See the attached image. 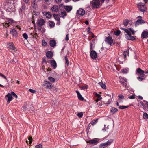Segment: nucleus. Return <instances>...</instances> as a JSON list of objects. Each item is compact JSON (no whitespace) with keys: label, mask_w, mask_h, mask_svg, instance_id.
Masks as SVG:
<instances>
[{"label":"nucleus","mask_w":148,"mask_h":148,"mask_svg":"<svg viewBox=\"0 0 148 148\" xmlns=\"http://www.w3.org/2000/svg\"><path fill=\"white\" fill-rule=\"evenodd\" d=\"M137 7L138 9L143 12H144L146 11L147 10V7L146 6L142 3H138L137 4Z\"/></svg>","instance_id":"obj_3"},{"label":"nucleus","mask_w":148,"mask_h":148,"mask_svg":"<svg viewBox=\"0 0 148 148\" xmlns=\"http://www.w3.org/2000/svg\"><path fill=\"white\" fill-rule=\"evenodd\" d=\"M98 84L103 89H106V86L105 84L102 82H99L98 83Z\"/></svg>","instance_id":"obj_23"},{"label":"nucleus","mask_w":148,"mask_h":148,"mask_svg":"<svg viewBox=\"0 0 148 148\" xmlns=\"http://www.w3.org/2000/svg\"><path fill=\"white\" fill-rule=\"evenodd\" d=\"M113 141V139H110L108 141L106 142V145L108 146V145H110Z\"/></svg>","instance_id":"obj_30"},{"label":"nucleus","mask_w":148,"mask_h":148,"mask_svg":"<svg viewBox=\"0 0 148 148\" xmlns=\"http://www.w3.org/2000/svg\"><path fill=\"white\" fill-rule=\"evenodd\" d=\"M13 20H12V19H8V22L6 21V22H5V24H7L8 25V24L9 23H13Z\"/></svg>","instance_id":"obj_35"},{"label":"nucleus","mask_w":148,"mask_h":148,"mask_svg":"<svg viewBox=\"0 0 148 148\" xmlns=\"http://www.w3.org/2000/svg\"><path fill=\"white\" fill-rule=\"evenodd\" d=\"M123 55L124 56H126V55H128L129 54V51H124L123 53Z\"/></svg>","instance_id":"obj_48"},{"label":"nucleus","mask_w":148,"mask_h":148,"mask_svg":"<svg viewBox=\"0 0 148 148\" xmlns=\"http://www.w3.org/2000/svg\"><path fill=\"white\" fill-rule=\"evenodd\" d=\"M110 99H109L108 103H105V104L107 106H108V104H110V103H111V101H110Z\"/></svg>","instance_id":"obj_58"},{"label":"nucleus","mask_w":148,"mask_h":148,"mask_svg":"<svg viewBox=\"0 0 148 148\" xmlns=\"http://www.w3.org/2000/svg\"><path fill=\"white\" fill-rule=\"evenodd\" d=\"M129 22V21L127 19L125 20L123 22V24L125 26H126Z\"/></svg>","instance_id":"obj_32"},{"label":"nucleus","mask_w":148,"mask_h":148,"mask_svg":"<svg viewBox=\"0 0 148 148\" xmlns=\"http://www.w3.org/2000/svg\"><path fill=\"white\" fill-rule=\"evenodd\" d=\"M145 23L144 21L142 19H138L136 21V25H138L139 24H141Z\"/></svg>","instance_id":"obj_17"},{"label":"nucleus","mask_w":148,"mask_h":148,"mask_svg":"<svg viewBox=\"0 0 148 148\" xmlns=\"http://www.w3.org/2000/svg\"><path fill=\"white\" fill-rule=\"evenodd\" d=\"M10 33L14 36H16L17 33V32L15 29H12L10 31Z\"/></svg>","instance_id":"obj_20"},{"label":"nucleus","mask_w":148,"mask_h":148,"mask_svg":"<svg viewBox=\"0 0 148 148\" xmlns=\"http://www.w3.org/2000/svg\"><path fill=\"white\" fill-rule=\"evenodd\" d=\"M66 12H61V17L62 18L64 17V16L66 15Z\"/></svg>","instance_id":"obj_41"},{"label":"nucleus","mask_w":148,"mask_h":148,"mask_svg":"<svg viewBox=\"0 0 148 148\" xmlns=\"http://www.w3.org/2000/svg\"><path fill=\"white\" fill-rule=\"evenodd\" d=\"M95 47V45L92 44V43H90V50H92Z\"/></svg>","instance_id":"obj_47"},{"label":"nucleus","mask_w":148,"mask_h":148,"mask_svg":"<svg viewBox=\"0 0 148 148\" xmlns=\"http://www.w3.org/2000/svg\"><path fill=\"white\" fill-rule=\"evenodd\" d=\"M29 90L32 93H34L36 92V91L33 89H29Z\"/></svg>","instance_id":"obj_55"},{"label":"nucleus","mask_w":148,"mask_h":148,"mask_svg":"<svg viewBox=\"0 0 148 148\" xmlns=\"http://www.w3.org/2000/svg\"><path fill=\"white\" fill-rule=\"evenodd\" d=\"M45 21L42 19H38L37 21V25L39 26H41L44 25Z\"/></svg>","instance_id":"obj_11"},{"label":"nucleus","mask_w":148,"mask_h":148,"mask_svg":"<svg viewBox=\"0 0 148 148\" xmlns=\"http://www.w3.org/2000/svg\"><path fill=\"white\" fill-rule=\"evenodd\" d=\"M120 82L124 86H126L127 85V80L126 79H121L120 80Z\"/></svg>","instance_id":"obj_18"},{"label":"nucleus","mask_w":148,"mask_h":148,"mask_svg":"<svg viewBox=\"0 0 148 148\" xmlns=\"http://www.w3.org/2000/svg\"><path fill=\"white\" fill-rule=\"evenodd\" d=\"M65 9L68 12L70 11L72 9V7L70 6H66L64 7Z\"/></svg>","instance_id":"obj_19"},{"label":"nucleus","mask_w":148,"mask_h":148,"mask_svg":"<svg viewBox=\"0 0 148 148\" xmlns=\"http://www.w3.org/2000/svg\"><path fill=\"white\" fill-rule=\"evenodd\" d=\"M43 14L47 18H49L51 17V15L49 12H44L43 13Z\"/></svg>","instance_id":"obj_14"},{"label":"nucleus","mask_w":148,"mask_h":148,"mask_svg":"<svg viewBox=\"0 0 148 148\" xmlns=\"http://www.w3.org/2000/svg\"><path fill=\"white\" fill-rule=\"evenodd\" d=\"M103 104L101 101L99 102L97 104V105L98 107L101 106Z\"/></svg>","instance_id":"obj_51"},{"label":"nucleus","mask_w":148,"mask_h":148,"mask_svg":"<svg viewBox=\"0 0 148 148\" xmlns=\"http://www.w3.org/2000/svg\"><path fill=\"white\" fill-rule=\"evenodd\" d=\"M48 79L52 83H54L55 82V79L51 77H49L48 78Z\"/></svg>","instance_id":"obj_28"},{"label":"nucleus","mask_w":148,"mask_h":148,"mask_svg":"<svg viewBox=\"0 0 148 148\" xmlns=\"http://www.w3.org/2000/svg\"><path fill=\"white\" fill-rule=\"evenodd\" d=\"M55 0L57 3H60L62 0Z\"/></svg>","instance_id":"obj_62"},{"label":"nucleus","mask_w":148,"mask_h":148,"mask_svg":"<svg viewBox=\"0 0 148 148\" xmlns=\"http://www.w3.org/2000/svg\"><path fill=\"white\" fill-rule=\"evenodd\" d=\"M5 99L7 100L8 104H9L10 102L12 101V97L11 93H8L5 96Z\"/></svg>","instance_id":"obj_6"},{"label":"nucleus","mask_w":148,"mask_h":148,"mask_svg":"<svg viewBox=\"0 0 148 148\" xmlns=\"http://www.w3.org/2000/svg\"><path fill=\"white\" fill-rule=\"evenodd\" d=\"M136 73L139 74L141 77H144L145 74V73L143 70H142L140 68H138L136 70Z\"/></svg>","instance_id":"obj_5"},{"label":"nucleus","mask_w":148,"mask_h":148,"mask_svg":"<svg viewBox=\"0 0 148 148\" xmlns=\"http://www.w3.org/2000/svg\"><path fill=\"white\" fill-rule=\"evenodd\" d=\"M129 71V68H126L121 70L122 72L124 74L128 73Z\"/></svg>","instance_id":"obj_25"},{"label":"nucleus","mask_w":148,"mask_h":148,"mask_svg":"<svg viewBox=\"0 0 148 148\" xmlns=\"http://www.w3.org/2000/svg\"><path fill=\"white\" fill-rule=\"evenodd\" d=\"M51 10L53 12H57L58 10V7L57 6L54 5L52 8Z\"/></svg>","instance_id":"obj_21"},{"label":"nucleus","mask_w":148,"mask_h":148,"mask_svg":"<svg viewBox=\"0 0 148 148\" xmlns=\"http://www.w3.org/2000/svg\"><path fill=\"white\" fill-rule=\"evenodd\" d=\"M22 5L21 8V11L23 10L25 8V4L24 3H22Z\"/></svg>","instance_id":"obj_45"},{"label":"nucleus","mask_w":148,"mask_h":148,"mask_svg":"<svg viewBox=\"0 0 148 148\" xmlns=\"http://www.w3.org/2000/svg\"><path fill=\"white\" fill-rule=\"evenodd\" d=\"M128 98L131 99H133L135 98V95H133L129 97Z\"/></svg>","instance_id":"obj_54"},{"label":"nucleus","mask_w":148,"mask_h":148,"mask_svg":"<svg viewBox=\"0 0 148 148\" xmlns=\"http://www.w3.org/2000/svg\"><path fill=\"white\" fill-rule=\"evenodd\" d=\"M102 99V97L100 96L98 97L97 99H96L95 101V103H96L98 102V101H100V100H101Z\"/></svg>","instance_id":"obj_40"},{"label":"nucleus","mask_w":148,"mask_h":148,"mask_svg":"<svg viewBox=\"0 0 148 148\" xmlns=\"http://www.w3.org/2000/svg\"><path fill=\"white\" fill-rule=\"evenodd\" d=\"M99 139L96 138L89 140L87 142V143L91 144H97L99 142Z\"/></svg>","instance_id":"obj_10"},{"label":"nucleus","mask_w":148,"mask_h":148,"mask_svg":"<svg viewBox=\"0 0 148 148\" xmlns=\"http://www.w3.org/2000/svg\"><path fill=\"white\" fill-rule=\"evenodd\" d=\"M23 36L25 39H27L28 38L27 35L26 33L23 34Z\"/></svg>","instance_id":"obj_44"},{"label":"nucleus","mask_w":148,"mask_h":148,"mask_svg":"<svg viewBox=\"0 0 148 148\" xmlns=\"http://www.w3.org/2000/svg\"><path fill=\"white\" fill-rule=\"evenodd\" d=\"M88 88V86H83L81 88L82 89L84 90V89H86Z\"/></svg>","instance_id":"obj_57"},{"label":"nucleus","mask_w":148,"mask_h":148,"mask_svg":"<svg viewBox=\"0 0 148 148\" xmlns=\"http://www.w3.org/2000/svg\"><path fill=\"white\" fill-rule=\"evenodd\" d=\"M44 86L47 87L49 89H51L53 86L51 84L49 81L47 80L44 81Z\"/></svg>","instance_id":"obj_8"},{"label":"nucleus","mask_w":148,"mask_h":148,"mask_svg":"<svg viewBox=\"0 0 148 148\" xmlns=\"http://www.w3.org/2000/svg\"><path fill=\"white\" fill-rule=\"evenodd\" d=\"M76 92L77 94L78 99L81 101H83L84 99V98L81 95L79 92L78 91H76Z\"/></svg>","instance_id":"obj_16"},{"label":"nucleus","mask_w":148,"mask_h":148,"mask_svg":"<svg viewBox=\"0 0 148 148\" xmlns=\"http://www.w3.org/2000/svg\"><path fill=\"white\" fill-rule=\"evenodd\" d=\"M49 26L51 28L53 27L55 25V23L52 21L49 22Z\"/></svg>","instance_id":"obj_31"},{"label":"nucleus","mask_w":148,"mask_h":148,"mask_svg":"<svg viewBox=\"0 0 148 148\" xmlns=\"http://www.w3.org/2000/svg\"><path fill=\"white\" fill-rule=\"evenodd\" d=\"M119 100H121L124 99V96L121 94L119 95L118 96Z\"/></svg>","instance_id":"obj_39"},{"label":"nucleus","mask_w":148,"mask_h":148,"mask_svg":"<svg viewBox=\"0 0 148 148\" xmlns=\"http://www.w3.org/2000/svg\"><path fill=\"white\" fill-rule=\"evenodd\" d=\"M105 41L109 45H111L113 43V40L110 36L106 37Z\"/></svg>","instance_id":"obj_7"},{"label":"nucleus","mask_w":148,"mask_h":148,"mask_svg":"<svg viewBox=\"0 0 148 148\" xmlns=\"http://www.w3.org/2000/svg\"><path fill=\"white\" fill-rule=\"evenodd\" d=\"M98 120V119H97L95 120H93L90 123L93 125L95 124H96L97 122V121Z\"/></svg>","instance_id":"obj_37"},{"label":"nucleus","mask_w":148,"mask_h":148,"mask_svg":"<svg viewBox=\"0 0 148 148\" xmlns=\"http://www.w3.org/2000/svg\"><path fill=\"white\" fill-rule=\"evenodd\" d=\"M121 29L124 30L127 33L125 35V37L127 39L129 40H133L135 39L134 37L131 35V32L132 33L133 35L134 34L135 32L133 29H132L131 28H130L129 30V29H128L122 28H121Z\"/></svg>","instance_id":"obj_1"},{"label":"nucleus","mask_w":148,"mask_h":148,"mask_svg":"<svg viewBox=\"0 0 148 148\" xmlns=\"http://www.w3.org/2000/svg\"><path fill=\"white\" fill-rule=\"evenodd\" d=\"M128 107V106H123L119 107V108L120 109H123L127 108Z\"/></svg>","instance_id":"obj_42"},{"label":"nucleus","mask_w":148,"mask_h":148,"mask_svg":"<svg viewBox=\"0 0 148 148\" xmlns=\"http://www.w3.org/2000/svg\"><path fill=\"white\" fill-rule=\"evenodd\" d=\"M53 53L52 51H48L46 53V56H53Z\"/></svg>","instance_id":"obj_38"},{"label":"nucleus","mask_w":148,"mask_h":148,"mask_svg":"<svg viewBox=\"0 0 148 148\" xmlns=\"http://www.w3.org/2000/svg\"><path fill=\"white\" fill-rule=\"evenodd\" d=\"M77 115L79 117L81 118L82 116L83 115V114L82 112H80V113H78L77 114Z\"/></svg>","instance_id":"obj_50"},{"label":"nucleus","mask_w":148,"mask_h":148,"mask_svg":"<svg viewBox=\"0 0 148 148\" xmlns=\"http://www.w3.org/2000/svg\"><path fill=\"white\" fill-rule=\"evenodd\" d=\"M91 5L92 8H97L101 5V3L99 0H93L91 2Z\"/></svg>","instance_id":"obj_4"},{"label":"nucleus","mask_w":148,"mask_h":148,"mask_svg":"<svg viewBox=\"0 0 148 148\" xmlns=\"http://www.w3.org/2000/svg\"><path fill=\"white\" fill-rule=\"evenodd\" d=\"M5 8L8 12H12L15 11V6L13 3H8L5 5Z\"/></svg>","instance_id":"obj_2"},{"label":"nucleus","mask_w":148,"mask_h":148,"mask_svg":"<svg viewBox=\"0 0 148 148\" xmlns=\"http://www.w3.org/2000/svg\"><path fill=\"white\" fill-rule=\"evenodd\" d=\"M143 117L145 119H148V114L146 112H144L143 114Z\"/></svg>","instance_id":"obj_34"},{"label":"nucleus","mask_w":148,"mask_h":148,"mask_svg":"<svg viewBox=\"0 0 148 148\" xmlns=\"http://www.w3.org/2000/svg\"><path fill=\"white\" fill-rule=\"evenodd\" d=\"M108 146L107 145H106V143H102L99 146V148H103L104 147H106Z\"/></svg>","instance_id":"obj_29"},{"label":"nucleus","mask_w":148,"mask_h":148,"mask_svg":"<svg viewBox=\"0 0 148 148\" xmlns=\"http://www.w3.org/2000/svg\"><path fill=\"white\" fill-rule=\"evenodd\" d=\"M42 44L43 46H46L47 45V43L45 40H43L42 41Z\"/></svg>","instance_id":"obj_53"},{"label":"nucleus","mask_w":148,"mask_h":148,"mask_svg":"<svg viewBox=\"0 0 148 148\" xmlns=\"http://www.w3.org/2000/svg\"><path fill=\"white\" fill-rule=\"evenodd\" d=\"M141 37L143 38H147L148 37V32L146 31H144L141 34Z\"/></svg>","instance_id":"obj_12"},{"label":"nucleus","mask_w":148,"mask_h":148,"mask_svg":"<svg viewBox=\"0 0 148 148\" xmlns=\"http://www.w3.org/2000/svg\"><path fill=\"white\" fill-rule=\"evenodd\" d=\"M0 76L4 78L5 80H7L6 77L3 74H2L1 73H0Z\"/></svg>","instance_id":"obj_52"},{"label":"nucleus","mask_w":148,"mask_h":148,"mask_svg":"<svg viewBox=\"0 0 148 148\" xmlns=\"http://www.w3.org/2000/svg\"><path fill=\"white\" fill-rule=\"evenodd\" d=\"M36 147L37 148H42V146L41 144H39L38 145H36Z\"/></svg>","instance_id":"obj_56"},{"label":"nucleus","mask_w":148,"mask_h":148,"mask_svg":"<svg viewBox=\"0 0 148 148\" xmlns=\"http://www.w3.org/2000/svg\"><path fill=\"white\" fill-rule=\"evenodd\" d=\"M95 95L96 97H98L100 96L99 94L97 93H96L95 94Z\"/></svg>","instance_id":"obj_64"},{"label":"nucleus","mask_w":148,"mask_h":148,"mask_svg":"<svg viewBox=\"0 0 148 148\" xmlns=\"http://www.w3.org/2000/svg\"><path fill=\"white\" fill-rule=\"evenodd\" d=\"M77 15L82 16L85 14V11L83 9L80 8L77 10Z\"/></svg>","instance_id":"obj_9"},{"label":"nucleus","mask_w":148,"mask_h":148,"mask_svg":"<svg viewBox=\"0 0 148 148\" xmlns=\"http://www.w3.org/2000/svg\"><path fill=\"white\" fill-rule=\"evenodd\" d=\"M110 111L112 114H114L118 111V110L117 108L113 107L111 108Z\"/></svg>","instance_id":"obj_24"},{"label":"nucleus","mask_w":148,"mask_h":148,"mask_svg":"<svg viewBox=\"0 0 148 148\" xmlns=\"http://www.w3.org/2000/svg\"><path fill=\"white\" fill-rule=\"evenodd\" d=\"M23 1L27 4L28 3L29 0H23Z\"/></svg>","instance_id":"obj_61"},{"label":"nucleus","mask_w":148,"mask_h":148,"mask_svg":"<svg viewBox=\"0 0 148 148\" xmlns=\"http://www.w3.org/2000/svg\"><path fill=\"white\" fill-rule=\"evenodd\" d=\"M138 97L139 99H143V97L141 96H138Z\"/></svg>","instance_id":"obj_63"},{"label":"nucleus","mask_w":148,"mask_h":148,"mask_svg":"<svg viewBox=\"0 0 148 148\" xmlns=\"http://www.w3.org/2000/svg\"><path fill=\"white\" fill-rule=\"evenodd\" d=\"M53 16L54 18L58 21V23H60V18L59 16L57 14H53Z\"/></svg>","instance_id":"obj_22"},{"label":"nucleus","mask_w":148,"mask_h":148,"mask_svg":"<svg viewBox=\"0 0 148 148\" xmlns=\"http://www.w3.org/2000/svg\"><path fill=\"white\" fill-rule=\"evenodd\" d=\"M69 34H67L66 36V38H65V40L66 41H68L69 40Z\"/></svg>","instance_id":"obj_59"},{"label":"nucleus","mask_w":148,"mask_h":148,"mask_svg":"<svg viewBox=\"0 0 148 148\" xmlns=\"http://www.w3.org/2000/svg\"><path fill=\"white\" fill-rule=\"evenodd\" d=\"M49 44L51 47H53L56 45V43L55 40H52L50 41Z\"/></svg>","instance_id":"obj_13"},{"label":"nucleus","mask_w":148,"mask_h":148,"mask_svg":"<svg viewBox=\"0 0 148 148\" xmlns=\"http://www.w3.org/2000/svg\"><path fill=\"white\" fill-rule=\"evenodd\" d=\"M32 137H29V138H28V140H26V142L28 144L29 143V144H31L32 142Z\"/></svg>","instance_id":"obj_33"},{"label":"nucleus","mask_w":148,"mask_h":148,"mask_svg":"<svg viewBox=\"0 0 148 148\" xmlns=\"http://www.w3.org/2000/svg\"><path fill=\"white\" fill-rule=\"evenodd\" d=\"M8 46L9 47V48L11 49H12L14 50L15 47L14 46V45L13 43H9L8 44Z\"/></svg>","instance_id":"obj_26"},{"label":"nucleus","mask_w":148,"mask_h":148,"mask_svg":"<svg viewBox=\"0 0 148 148\" xmlns=\"http://www.w3.org/2000/svg\"><path fill=\"white\" fill-rule=\"evenodd\" d=\"M51 66L55 69L57 67V64L56 62L54 60H52L51 61Z\"/></svg>","instance_id":"obj_15"},{"label":"nucleus","mask_w":148,"mask_h":148,"mask_svg":"<svg viewBox=\"0 0 148 148\" xmlns=\"http://www.w3.org/2000/svg\"><path fill=\"white\" fill-rule=\"evenodd\" d=\"M97 56H90L91 58L93 60L96 61L97 59Z\"/></svg>","instance_id":"obj_46"},{"label":"nucleus","mask_w":148,"mask_h":148,"mask_svg":"<svg viewBox=\"0 0 148 148\" xmlns=\"http://www.w3.org/2000/svg\"><path fill=\"white\" fill-rule=\"evenodd\" d=\"M11 93L12 95V96H13L15 98H17V97H18L17 95H16L15 94V93H14V92H11Z\"/></svg>","instance_id":"obj_49"},{"label":"nucleus","mask_w":148,"mask_h":148,"mask_svg":"<svg viewBox=\"0 0 148 148\" xmlns=\"http://www.w3.org/2000/svg\"><path fill=\"white\" fill-rule=\"evenodd\" d=\"M120 31L119 30H117L115 31H114V34L118 36L120 34Z\"/></svg>","instance_id":"obj_43"},{"label":"nucleus","mask_w":148,"mask_h":148,"mask_svg":"<svg viewBox=\"0 0 148 148\" xmlns=\"http://www.w3.org/2000/svg\"><path fill=\"white\" fill-rule=\"evenodd\" d=\"M90 56H97V54L95 51L93 50H90Z\"/></svg>","instance_id":"obj_27"},{"label":"nucleus","mask_w":148,"mask_h":148,"mask_svg":"<svg viewBox=\"0 0 148 148\" xmlns=\"http://www.w3.org/2000/svg\"><path fill=\"white\" fill-rule=\"evenodd\" d=\"M137 79L139 81H142L143 79V78L140 77H138Z\"/></svg>","instance_id":"obj_60"},{"label":"nucleus","mask_w":148,"mask_h":148,"mask_svg":"<svg viewBox=\"0 0 148 148\" xmlns=\"http://www.w3.org/2000/svg\"><path fill=\"white\" fill-rule=\"evenodd\" d=\"M65 60L66 65L67 66H68L69 65V62L66 56L65 57Z\"/></svg>","instance_id":"obj_36"}]
</instances>
